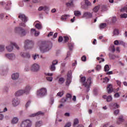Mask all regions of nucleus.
Here are the masks:
<instances>
[{
    "label": "nucleus",
    "mask_w": 127,
    "mask_h": 127,
    "mask_svg": "<svg viewBox=\"0 0 127 127\" xmlns=\"http://www.w3.org/2000/svg\"><path fill=\"white\" fill-rule=\"evenodd\" d=\"M30 90H31V86L27 85L24 89H20L16 92L15 93V96L16 97H20V96H23L24 94L28 95Z\"/></svg>",
    "instance_id": "nucleus-1"
},
{
    "label": "nucleus",
    "mask_w": 127,
    "mask_h": 127,
    "mask_svg": "<svg viewBox=\"0 0 127 127\" xmlns=\"http://www.w3.org/2000/svg\"><path fill=\"white\" fill-rule=\"evenodd\" d=\"M49 44H51V43L45 41L41 42L40 45V49L42 53L49 51Z\"/></svg>",
    "instance_id": "nucleus-2"
},
{
    "label": "nucleus",
    "mask_w": 127,
    "mask_h": 127,
    "mask_svg": "<svg viewBox=\"0 0 127 127\" xmlns=\"http://www.w3.org/2000/svg\"><path fill=\"white\" fill-rule=\"evenodd\" d=\"M80 82L84 87L86 88V91L89 92L91 84L92 83L91 80H81Z\"/></svg>",
    "instance_id": "nucleus-3"
},
{
    "label": "nucleus",
    "mask_w": 127,
    "mask_h": 127,
    "mask_svg": "<svg viewBox=\"0 0 127 127\" xmlns=\"http://www.w3.org/2000/svg\"><path fill=\"white\" fill-rule=\"evenodd\" d=\"M32 126V121L29 119L24 120L20 125V127H31Z\"/></svg>",
    "instance_id": "nucleus-4"
},
{
    "label": "nucleus",
    "mask_w": 127,
    "mask_h": 127,
    "mask_svg": "<svg viewBox=\"0 0 127 127\" xmlns=\"http://www.w3.org/2000/svg\"><path fill=\"white\" fill-rule=\"evenodd\" d=\"M14 32H15V33L19 34V35H21V36H24L26 34V32L25 31V30L22 29V28L20 27H16L14 29Z\"/></svg>",
    "instance_id": "nucleus-5"
},
{
    "label": "nucleus",
    "mask_w": 127,
    "mask_h": 127,
    "mask_svg": "<svg viewBox=\"0 0 127 127\" xmlns=\"http://www.w3.org/2000/svg\"><path fill=\"white\" fill-rule=\"evenodd\" d=\"M47 95V90L45 88L40 89L37 92V96L38 97H44Z\"/></svg>",
    "instance_id": "nucleus-6"
},
{
    "label": "nucleus",
    "mask_w": 127,
    "mask_h": 127,
    "mask_svg": "<svg viewBox=\"0 0 127 127\" xmlns=\"http://www.w3.org/2000/svg\"><path fill=\"white\" fill-rule=\"evenodd\" d=\"M13 47H15L16 49L18 50L19 49V47L16 45L15 43L10 42V45L6 47V49L7 50L8 52H11L12 50H13Z\"/></svg>",
    "instance_id": "nucleus-7"
},
{
    "label": "nucleus",
    "mask_w": 127,
    "mask_h": 127,
    "mask_svg": "<svg viewBox=\"0 0 127 127\" xmlns=\"http://www.w3.org/2000/svg\"><path fill=\"white\" fill-rule=\"evenodd\" d=\"M34 43L32 41L26 40L24 43L25 49H31L33 47Z\"/></svg>",
    "instance_id": "nucleus-8"
},
{
    "label": "nucleus",
    "mask_w": 127,
    "mask_h": 127,
    "mask_svg": "<svg viewBox=\"0 0 127 127\" xmlns=\"http://www.w3.org/2000/svg\"><path fill=\"white\" fill-rule=\"evenodd\" d=\"M39 65L37 64H34L32 65L31 70L33 72H38L40 69Z\"/></svg>",
    "instance_id": "nucleus-9"
},
{
    "label": "nucleus",
    "mask_w": 127,
    "mask_h": 127,
    "mask_svg": "<svg viewBox=\"0 0 127 127\" xmlns=\"http://www.w3.org/2000/svg\"><path fill=\"white\" fill-rule=\"evenodd\" d=\"M43 115H44V113L41 111H39L36 113L30 115L29 117L30 118H34V117H39L40 116H43Z\"/></svg>",
    "instance_id": "nucleus-10"
},
{
    "label": "nucleus",
    "mask_w": 127,
    "mask_h": 127,
    "mask_svg": "<svg viewBox=\"0 0 127 127\" xmlns=\"http://www.w3.org/2000/svg\"><path fill=\"white\" fill-rule=\"evenodd\" d=\"M20 101L17 98H13L12 100V105L13 107H17L19 105Z\"/></svg>",
    "instance_id": "nucleus-11"
},
{
    "label": "nucleus",
    "mask_w": 127,
    "mask_h": 127,
    "mask_svg": "<svg viewBox=\"0 0 127 127\" xmlns=\"http://www.w3.org/2000/svg\"><path fill=\"white\" fill-rule=\"evenodd\" d=\"M83 16L86 18H92L93 17V12H85L83 13Z\"/></svg>",
    "instance_id": "nucleus-12"
},
{
    "label": "nucleus",
    "mask_w": 127,
    "mask_h": 127,
    "mask_svg": "<svg viewBox=\"0 0 127 127\" xmlns=\"http://www.w3.org/2000/svg\"><path fill=\"white\" fill-rule=\"evenodd\" d=\"M5 57L9 60H14L15 59V55L13 54H7Z\"/></svg>",
    "instance_id": "nucleus-13"
},
{
    "label": "nucleus",
    "mask_w": 127,
    "mask_h": 127,
    "mask_svg": "<svg viewBox=\"0 0 127 127\" xmlns=\"http://www.w3.org/2000/svg\"><path fill=\"white\" fill-rule=\"evenodd\" d=\"M19 18L22 20L23 22H26L27 21V17H26L25 15L21 14L18 16Z\"/></svg>",
    "instance_id": "nucleus-14"
},
{
    "label": "nucleus",
    "mask_w": 127,
    "mask_h": 127,
    "mask_svg": "<svg viewBox=\"0 0 127 127\" xmlns=\"http://www.w3.org/2000/svg\"><path fill=\"white\" fill-rule=\"evenodd\" d=\"M20 55L21 57H23V58H27L28 59H29V58H30V55L28 53L21 52L20 53Z\"/></svg>",
    "instance_id": "nucleus-15"
},
{
    "label": "nucleus",
    "mask_w": 127,
    "mask_h": 127,
    "mask_svg": "<svg viewBox=\"0 0 127 127\" xmlns=\"http://www.w3.org/2000/svg\"><path fill=\"white\" fill-rule=\"evenodd\" d=\"M11 78L12 80H18V79L19 78V73H13L11 75Z\"/></svg>",
    "instance_id": "nucleus-16"
},
{
    "label": "nucleus",
    "mask_w": 127,
    "mask_h": 127,
    "mask_svg": "<svg viewBox=\"0 0 127 127\" xmlns=\"http://www.w3.org/2000/svg\"><path fill=\"white\" fill-rule=\"evenodd\" d=\"M107 93L108 94H111V93H112V92L113 91V85H112V84L108 85L107 87Z\"/></svg>",
    "instance_id": "nucleus-17"
},
{
    "label": "nucleus",
    "mask_w": 127,
    "mask_h": 127,
    "mask_svg": "<svg viewBox=\"0 0 127 127\" xmlns=\"http://www.w3.org/2000/svg\"><path fill=\"white\" fill-rule=\"evenodd\" d=\"M31 34H34L35 36H38L39 35V32L36 31L35 29H31Z\"/></svg>",
    "instance_id": "nucleus-18"
},
{
    "label": "nucleus",
    "mask_w": 127,
    "mask_h": 127,
    "mask_svg": "<svg viewBox=\"0 0 127 127\" xmlns=\"http://www.w3.org/2000/svg\"><path fill=\"white\" fill-rule=\"evenodd\" d=\"M124 121V116L123 115H121L119 117L118 120H117V123L118 124V125H120V124L123 123Z\"/></svg>",
    "instance_id": "nucleus-19"
},
{
    "label": "nucleus",
    "mask_w": 127,
    "mask_h": 127,
    "mask_svg": "<svg viewBox=\"0 0 127 127\" xmlns=\"http://www.w3.org/2000/svg\"><path fill=\"white\" fill-rule=\"evenodd\" d=\"M72 79V70H69L67 72V80H71Z\"/></svg>",
    "instance_id": "nucleus-20"
},
{
    "label": "nucleus",
    "mask_w": 127,
    "mask_h": 127,
    "mask_svg": "<svg viewBox=\"0 0 127 127\" xmlns=\"http://www.w3.org/2000/svg\"><path fill=\"white\" fill-rule=\"evenodd\" d=\"M11 123L13 125H15L16 124H17L18 123V118L17 117H14L12 120Z\"/></svg>",
    "instance_id": "nucleus-21"
},
{
    "label": "nucleus",
    "mask_w": 127,
    "mask_h": 127,
    "mask_svg": "<svg viewBox=\"0 0 127 127\" xmlns=\"http://www.w3.org/2000/svg\"><path fill=\"white\" fill-rule=\"evenodd\" d=\"M53 75V73H47L46 75L49 76L46 77L47 80H53V79L52 78Z\"/></svg>",
    "instance_id": "nucleus-22"
},
{
    "label": "nucleus",
    "mask_w": 127,
    "mask_h": 127,
    "mask_svg": "<svg viewBox=\"0 0 127 127\" xmlns=\"http://www.w3.org/2000/svg\"><path fill=\"white\" fill-rule=\"evenodd\" d=\"M42 125H43V123H42V121H37L36 122V124H35L36 127H41V126Z\"/></svg>",
    "instance_id": "nucleus-23"
},
{
    "label": "nucleus",
    "mask_w": 127,
    "mask_h": 127,
    "mask_svg": "<svg viewBox=\"0 0 127 127\" xmlns=\"http://www.w3.org/2000/svg\"><path fill=\"white\" fill-rule=\"evenodd\" d=\"M107 26V24L106 23H103L100 24L99 28L100 29H104L105 27Z\"/></svg>",
    "instance_id": "nucleus-24"
},
{
    "label": "nucleus",
    "mask_w": 127,
    "mask_h": 127,
    "mask_svg": "<svg viewBox=\"0 0 127 127\" xmlns=\"http://www.w3.org/2000/svg\"><path fill=\"white\" fill-rule=\"evenodd\" d=\"M79 124V119H75L73 121V127H76V125Z\"/></svg>",
    "instance_id": "nucleus-25"
},
{
    "label": "nucleus",
    "mask_w": 127,
    "mask_h": 127,
    "mask_svg": "<svg viewBox=\"0 0 127 127\" xmlns=\"http://www.w3.org/2000/svg\"><path fill=\"white\" fill-rule=\"evenodd\" d=\"M69 50H73V47H74V44L69 43L68 44Z\"/></svg>",
    "instance_id": "nucleus-26"
},
{
    "label": "nucleus",
    "mask_w": 127,
    "mask_h": 127,
    "mask_svg": "<svg viewBox=\"0 0 127 127\" xmlns=\"http://www.w3.org/2000/svg\"><path fill=\"white\" fill-rule=\"evenodd\" d=\"M99 9H100V5H97L93 9V11H94V12H98Z\"/></svg>",
    "instance_id": "nucleus-27"
},
{
    "label": "nucleus",
    "mask_w": 127,
    "mask_h": 127,
    "mask_svg": "<svg viewBox=\"0 0 127 127\" xmlns=\"http://www.w3.org/2000/svg\"><path fill=\"white\" fill-rule=\"evenodd\" d=\"M47 8H48V7L46 6H40L39 8H38V10L39 11H41L43 9L44 10H46V9H47Z\"/></svg>",
    "instance_id": "nucleus-28"
},
{
    "label": "nucleus",
    "mask_w": 127,
    "mask_h": 127,
    "mask_svg": "<svg viewBox=\"0 0 127 127\" xmlns=\"http://www.w3.org/2000/svg\"><path fill=\"white\" fill-rule=\"evenodd\" d=\"M104 70L105 72H108V71H110V66H109V65H105V66H104Z\"/></svg>",
    "instance_id": "nucleus-29"
},
{
    "label": "nucleus",
    "mask_w": 127,
    "mask_h": 127,
    "mask_svg": "<svg viewBox=\"0 0 127 127\" xmlns=\"http://www.w3.org/2000/svg\"><path fill=\"white\" fill-rule=\"evenodd\" d=\"M74 13L75 16H79V15H81V12H80V11H74Z\"/></svg>",
    "instance_id": "nucleus-30"
},
{
    "label": "nucleus",
    "mask_w": 127,
    "mask_h": 127,
    "mask_svg": "<svg viewBox=\"0 0 127 127\" xmlns=\"http://www.w3.org/2000/svg\"><path fill=\"white\" fill-rule=\"evenodd\" d=\"M35 27L37 28V29H41L42 28V26L39 23H37L35 25Z\"/></svg>",
    "instance_id": "nucleus-31"
},
{
    "label": "nucleus",
    "mask_w": 127,
    "mask_h": 127,
    "mask_svg": "<svg viewBox=\"0 0 127 127\" xmlns=\"http://www.w3.org/2000/svg\"><path fill=\"white\" fill-rule=\"evenodd\" d=\"M67 101H68V99L71 100V99H72V95H71L69 93H67L66 94V98H65Z\"/></svg>",
    "instance_id": "nucleus-32"
},
{
    "label": "nucleus",
    "mask_w": 127,
    "mask_h": 127,
    "mask_svg": "<svg viewBox=\"0 0 127 127\" xmlns=\"http://www.w3.org/2000/svg\"><path fill=\"white\" fill-rule=\"evenodd\" d=\"M85 5L87 6H90L91 5L92 3L90 1H89L88 0H85Z\"/></svg>",
    "instance_id": "nucleus-33"
},
{
    "label": "nucleus",
    "mask_w": 127,
    "mask_h": 127,
    "mask_svg": "<svg viewBox=\"0 0 127 127\" xmlns=\"http://www.w3.org/2000/svg\"><path fill=\"white\" fill-rule=\"evenodd\" d=\"M64 95V91H60L59 93L57 94V96H59V97H62Z\"/></svg>",
    "instance_id": "nucleus-34"
},
{
    "label": "nucleus",
    "mask_w": 127,
    "mask_h": 127,
    "mask_svg": "<svg viewBox=\"0 0 127 127\" xmlns=\"http://www.w3.org/2000/svg\"><path fill=\"white\" fill-rule=\"evenodd\" d=\"M56 69V67H55V65L52 64L51 65V67L50 68V69L51 70V71H55Z\"/></svg>",
    "instance_id": "nucleus-35"
},
{
    "label": "nucleus",
    "mask_w": 127,
    "mask_h": 127,
    "mask_svg": "<svg viewBox=\"0 0 127 127\" xmlns=\"http://www.w3.org/2000/svg\"><path fill=\"white\" fill-rule=\"evenodd\" d=\"M62 121H63L62 119H58V118H57L56 119L55 124V125H58V122L59 123H61V122H62Z\"/></svg>",
    "instance_id": "nucleus-36"
},
{
    "label": "nucleus",
    "mask_w": 127,
    "mask_h": 127,
    "mask_svg": "<svg viewBox=\"0 0 127 127\" xmlns=\"http://www.w3.org/2000/svg\"><path fill=\"white\" fill-rule=\"evenodd\" d=\"M112 100H113V98L112 97V96L109 95V96H107V102H111V101H112Z\"/></svg>",
    "instance_id": "nucleus-37"
},
{
    "label": "nucleus",
    "mask_w": 127,
    "mask_h": 127,
    "mask_svg": "<svg viewBox=\"0 0 127 127\" xmlns=\"http://www.w3.org/2000/svg\"><path fill=\"white\" fill-rule=\"evenodd\" d=\"M32 58L34 60H35L36 59H38L39 58V55H35L32 56Z\"/></svg>",
    "instance_id": "nucleus-38"
},
{
    "label": "nucleus",
    "mask_w": 127,
    "mask_h": 127,
    "mask_svg": "<svg viewBox=\"0 0 127 127\" xmlns=\"http://www.w3.org/2000/svg\"><path fill=\"white\" fill-rule=\"evenodd\" d=\"M4 51V45H0V52H2Z\"/></svg>",
    "instance_id": "nucleus-39"
},
{
    "label": "nucleus",
    "mask_w": 127,
    "mask_h": 127,
    "mask_svg": "<svg viewBox=\"0 0 127 127\" xmlns=\"http://www.w3.org/2000/svg\"><path fill=\"white\" fill-rule=\"evenodd\" d=\"M67 17H70V16L69 15L63 16L61 18L62 20H66V19H67Z\"/></svg>",
    "instance_id": "nucleus-40"
},
{
    "label": "nucleus",
    "mask_w": 127,
    "mask_h": 127,
    "mask_svg": "<svg viewBox=\"0 0 127 127\" xmlns=\"http://www.w3.org/2000/svg\"><path fill=\"white\" fill-rule=\"evenodd\" d=\"M114 35H119V30L115 29L113 32Z\"/></svg>",
    "instance_id": "nucleus-41"
},
{
    "label": "nucleus",
    "mask_w": 127,
    "mask_h": 127,
    "mask_svg": "<svg viewBox=\"0 0 127 127\" xmlns=\"http://www.w3.org/2000/svg\"><path fill=\"white\" fill-rule=\"evenodd\" d=\"M109 56V58H110V59H115V58H116V56H115L113 54H110Z\"/></svg>",
    "instance_id": "nucleus-42"
},
{
    "label": "nucleus",
    "mask_w": 127,
    "mask_h": 127,
    "mask_svg": "<svg viewBox=\"0 0 127 127\" xmlns=\"http://www.w3.org/2000/svg\"><path fill=\"white\" fill-rule=\"evenodd\" d=\"M102 68V66H101V65H97L95 68L96 70L97 71H100V70H101V68Z\"/></svg>",
    "instance_id": "nucleus-43"
},
{
    "label": "nucleus",
    "mask_w": 127,
    "mask_h": 127,
    "mask_svg": "<svg viewBox=\"0 0 127 127\" xmlns=\"http://www.w3.org/2000/svg\"><path fill=\"white\" fill-rule=\"evenodd\" d=\"M81 60L82 61H83V62H86V61L87 60V57H86V56H83L81 57Z\"/></svg>",
    "instance_id": "nucleus-44"
},
{
    "label": "nucleus",
    "mask_w": 127,
    "mask_h": 127,
    "mask_svg": "<svg viewBox=\"0 0 127 127\" xmlns=\"http://www.w3.org/2000/svg\"><path fill=\"white\" fill-rule=\"evenodd\" d=\"M71 126V122H68V123H67L65 125V126H64V127H70Z\"/></svg>",
    "instance_id": "nucleus-45"
},
{
    "label": "nucleus",
    "mask_w": 127,
    "mask_h": 127,
    "mask_svg": "<svg viewBox=\"0 0 127 127\" xmlns=\"http://www.w3.org/2000/svg\"><path fill=\"white\" fill-rule=\"evenodd\" d=\"M64 42H65V43H66V42H67L68 40H69V37L68 36H64Z\"/></svg>",
    "instance_id": "nucleus-46"
},
{
    "label": "nucleus",
    "mask_w": 127,
    "mask_h": 127,
    "mask_svg": "<svg viewBox=\"0 0 127 127\" xmlns=\"http://www.w3.org/2000/svg\"><path fill=\"white\" fill-rule=\"evenodd\" d=\"M97 60L98 61H100V60H101V61H99V63H101V62H104V61H105V59H103V58H100V57H98L97 58Z\"/></svg>",
    "instance_id": "nucleus-47"
},
{
    "label": "nucleus",
    "mask_w": 127,
    "mask_h": 127,
    "mask_svg": "<svg viewBox=\"0 0 127 127\" xmlns=\"http://www.w3.org/2000/svg\"><path fill=\"white\" fill-rule=\"evenodd\" d=\"M67 6H72L73 5V1H71L70 2L66 3Z\"/></svg>",
    "instance_id": "nucleus-48"
},
{
    "label": "nucleus",
    "mask_w": 127,
    "mask_h": 127,
    "mask_svg": "<svg viewBox=\"0 0 127 127\" xmlns=\"http://www.w3.org/2000/svg\"><path fill=\"white\" fill-rule=\"evenodd\" d=\"M62 75H59L57 76V80H64V78L63 77H61Z\"/></svg>",
    "instance_id": "nucleus-49"
},
{
    "label": "nucleus",
    "mask_w": 127,
    "mask_h": 127,
    "mask_svg": "<svg viewBox=\"0 0 127 127\" xmlns=\"http://www.w3.org/2000/svg\"><path fill=\"white\" fill-rule=\"evenodd\" d=\"M117 21V18H116V17H113L112 18V22L113 23H115V22H116Z\"/></svg>",
    "instance_id": "nucleus-50"
},
{
    "label": "nucleus",
    "mask_w": 127,
    "mask_h": 127,
    "mask_svg": "<svg viewBox=\"0 0 127 127\" xmlns=\"http://www.w3.org/2000/svg\"><path fill=\"white\" fill-rule=\"evenodd\" d=\"M70 83H71V80H67L66 82H65V85L66 86H69V85H70Z\"/></svg>",
    "instance_id": "nucleus-51"
},
{
    "label": "nucleus",
    "mask_w": 127,
    "mask_h": 127,
    "mask_svg": "<svg viewBox=\"0 0 127 127\" xmlns=\"http://www.w3.org/2000/svg\"><path fill=\"white\" fill-rule=\"evenodd\" d=\"M57 64H58V61H57V60L53 61L52 62V65H57Z\"/></svg>",
    "instance_id": "nucleus-52"
},
{
    "label": "nucleus",
    "mask_w": 127,
    "mask_h": 127,
    "mask_svg": "<svg viewBox=\"0 0 127 127\" xmlns=\"http://www.w3.org/2000/svg\"><path fill=\"white\" fill-rule=\"evenodd\" d=\"M59 42H62L63 41V37L62 36H60L58 39Z\"/></svg>",
    "instance_id": "nucleus-53"
},
{
    "label": "nucleus",
    "mask_w": 127,
    "mask_h": 127,
    "mask_svg": "<svg viewBox=\"0 0 127 127\" xmlns=\"http://www.w3.org/2000/svg\"><path fill=\"white\" fill-rule=\"evenodd\" d=\"M113 107H114V108L115 109H118V108H119L120 107V105H119L117 103H115L114 105H113Z\"/></svg>",
    "instance_id": "nucleus-54"
},
{
    "label": "nucleus",
    "mask_w": 127,
    "mask_h": 127,
    "mask_svg": "<svg viewBox=\"0 0 127 127\" xmlns=\"http://www.w3.org/2000/svg\"><path fill=\"white\" fill-rule=\"evenodd\" d=\"M54 103V98H51L50 100V103L51 104V105L53 104Z\"/></svg>",
    "instance_id": "nucleus-55"
},
{
    "label": "nucleus",
    "mask_w": 127,
    "mask_h": 127,
    "mask_svg": "<svg viewBox=\"0 0 127 127\" xmlns=\"http://www.w3.org/2000/svg\"><path fill=\"white\" fill-rule=\"evenodd\" d=\"M68 100L65 98H63L62 100L61 101V103H65V102H67Z\"/></svg>",
    "instance_id": "nucleus-56"
},
{
    "label": "nucleus",
    "mask_w": 127,
    "mask_h": 127,
    "mask_svg": "<svg viewBox=\"0 0 127 127\" xmlns=\"http://www.w3.org/2000/svg\"><path fill=\"white\" fill-rule=\"evenodd\" d=\"M119 113H120V110H117L115 111H114V115H115V116H117L119 115Z\"/></svg>",
    "instance_id": "nucleus-57"
},
{
    "label": "nucleus",
    "mask_w": 127,
    "mask_h": 127,
    "mask_svg": "<svg viewBox=\"0 0 127 127\" xmlns=\"http://www.w3.org/2000/svg\"><path fill=\"white\" fill-rule=\"evenodd\" d=\"M121 17H123V18H127V14L126 13H124L123 14H122L121 15Z\"/></svg>",
    "instance_id": "nucleus-58"
},
{
    "label": "nucleus",
    "mask_w": 127,
    "mask_h": 127,
    "mask_svg": "<svg viewBox=\"0 0 127 127\" xmlns=\"http://www.w3.org/2000/svg\"><path fill=\"white\" fill-rule=\"evenodd\" d=\"M31 103V101H28L26 104V108L29 107V105H30Z\"/></svg>",
    "instance_id": "nucleus-59"
},
{
    "label": "nucleus",
    "mask_w": 127,
    "mask_h": 127,
    "mask_svg": "<svg viewBox=\"0 0 127 127\" xmlns=\"http://www.w3.org/2000/svg\"><path fill=\"white\" fill-rule=\"evenodd\" d=\"M4 92H8V87L7 86H5L3 88Z\"/></svg>",
    "instance_id": "nucleus-60"
},
{
    "label": "nucleus",
    "mask_w": 127,
    "mask_h": 127,
    "mask_svg": "<svg viewBox=\"0 0 127 127\" xmlns=\"http://www.w3.org/2000/svg\"><path fill=\"white\" fill-rule=\"evenodd\" d=\"M53 32H50L48 34V35H47V36H48V37H50V36H53Z\"/></svg>",
    "instance_id": "nucleus-61"
},
{
    "label": "nucleus",
    "mask_w": 127,
    "mask_h": 127,
    "mask_svg": "<svg viewBox=\"0 0 127 127\" xmlns=\"http://www.w3.org/2000/svg\"><path fill=\"white\" fill-rule=\"evenodd\" d=\"M120 42L118 40H116L114 42L115 45H119Z\"/></svg>",
    "instance_id": "nucleus-62"
},
{
    "label": "nucleus",
    "mask_w": 127,
    "mask_h": 127,
    "mask_svg": "<svg viewBox=\"0 0 127 127\" xmlns=\"http://www.w3.org/2000/svg\"><path fill=\"white\" fill-rule=\"evenodd\" d=\"M111 50L112 52H115L116 51V49L115 48V46L111 47Z\"/></svg>",
    "instance_id": "nucleus-63"
},
{
    "label": "nucleus",
    "mask_w": 127,
    "mask_h": 127,
    "mask_svg": "<svg viewBox=\"0 0 127 127\" xmlns=\"http://www.w3.org/2000/svg\"><path fill=\"white\" fill-rule=\"evenodd\" d=\"M58 82L61 84H63L64 83V80H59Z\"/></svg>",
    "instance_id": "nucleus-64"
}]
</instances>
